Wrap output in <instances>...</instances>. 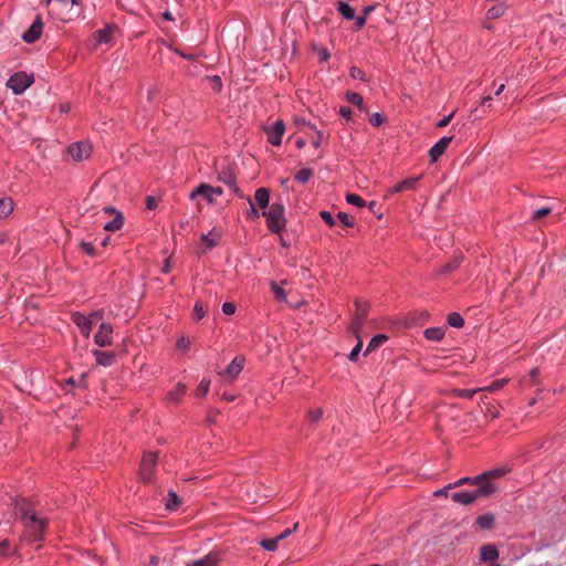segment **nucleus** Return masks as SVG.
<instances>
[{"mask_svg": "<svg viewBox=\"0 0 566 566\" xmlns=\"http://www.w3.org/2000/svg\"><path fill=\"white\" fill-rule=\"evenodd\" d=\"M284 211L285 208L282 202H273L268 210L262 212V216L266 218L269 230L273 233H281L285 228L286 219L284 218Z\"/></svg>", "mask_w": 566, "mask_h": 566, "instance_id": "nucleus-2", "label": "nucleus"}, {"mask_svg": "<svg viewBox=\"0 0 566 566\" xmlns=\"http://www.w3.org/2000/svg\"><path fill=\"white\" fill-rule=\"evenodd\" d=\"M209 387H210V380H208V379H202V380L199 382V385H198V387H197V389H196V395H197L198 397H203V396H206V395L208 394V391H209Z\"/></svg>", "mask_w": 566, "mask_h": 566, "instance_id": "nucleus-41", "label": "nucleus"}, {"mask_svg": "<svg viewBox=\"0 0 566 566\" xmlns=\"http://www.w3.org/2000/svg\"><path fill=\"white\" fill-rule=\"evenodd\" d=\"M337 218L345 227L354 226V219L352 217H349L346 212H339L337 214Z\"/></svg>", "mask_w": 566, "mask_h": 566, "instance_id": "nucleus-48", "label": "nucleus"}, {"mask_svg": "<svg viewBox=\"0 0 566 566\" xmlns=\"http://www.w3.org/2000/svg\"><path fill=\"white\" fill-rule=\"evenodd\" d=\"M279 542L280 539H277V536L276 537H273V538H265V539H262L260 542V545L266 549V551H270V552H273L277 548V545H279Z\"/></svg>", "mask_w": 566, "mask_h": 566, "instance_id": "nucleus-39", "label": "nucleus"}, {"mask_svg": "<svg viewBox=\"0 0 566 566\" xmlns=\"http://www.w3.org/2000/svg\"><path fill=\"white\" fill-rule=\"evenodd\" d=\"M506 473V470L505 469H493V470H490V471H486L478 476H475V480L474 481H492L494 483V480L501 478L502 475H504Z\"/></svg>", "mask_w": 566, "mask_h": 566, "instance_id": "nucleus-21", "label": "nucleus"}, {"mask_svg": "<svg viewBox=\"0 0 566 566\" xmlns=\"http://www.w3.org/2000/svg\"><path fill=\"white\" fill-rule=\"evenodd\" d=\"M494 523V515L486 513L476 518V524L483 530H490Z\"/></svg>", "mask_w": 566, "mask_h": 566, "instance_id": "nucleus-28", "label": "nucleus"}, {"mask_svg": "<svg viewBox=\"0 0 566 566\" xmlns=\"http://www.w3.org/2000/svg\"><path fill=\"white\" fill-rule=\"evenodd\" d=\"M337 11L346 20L355 19V10L347 2L338 1L337 2Z\"/></svg>", "mask_w": 566, "mask_h": 566, "instance_id": "nucleus-26", "label": "nucleus"}, {"mask_svg": "<svg viewBox=\"0 0 566 566\" xmlns=\"http://www.w3.org/2000/svg\"><path fill=\"white\" fill-rule=\"evenodd\" d=\"M80 245L86 254L91 256L95 255V247L92 243L83 241Z\"/></svg>", "mask_w": 566, "mask_h": 566, "instance_id": "nucleus-51", "label": "nucleus"}, {"mask_svg": "<svg viewBox=\"0 0 566 566\" xmlns=\"http://www.w3.org/2000/svg\"><path fill=\"white\" fill-rule=\"evenodd\" d=\"M375 10L374 6H368L363 9V14L359 17H355V23L357 29H361L367 21V17Z\"/></svg>", "mask_w": 566, "mask_h": 566, "instance_id": "nucleus-31", "label": "nucleus"}, {"mask_svg": "<svg viewBox=\"0 0 566 566\" xmlns=\"http://www.w3.org/2000/svg\"><path fill=\"white\" fill-rule=\"evenodd\" d=\"M346 201L349 205H354L356 207H364L365 206V200L360 196H358L356 193H347Z\"/></svg>", "mask_w": 566, "mask_h": 566, "instance_id": "nucleus-42", "label": "nucleus"}, {"mask_svg": "<svg viewBox=\"0 0 566 566\" xmlns=\"http://www.w3.org/2000/svg\"><path fill=\"white\" fill-rule=\"evenodd\" d=\"M146 207L149 210L155 209L157 207V200L154 197H147Z\"/></svg>", "mask_w": 566, "mask_h": 566, "instance_id": "nucleus-62", "label": "nucleus"}, {"mask_svg": "<svg viewBox=\"0 0 566 566\" xmlns=\"http://www.w3.org/2000/svg\"><path fill=\"white\" fill-rule=\"evenodd\" d=\"M319 216L328 226H335V220L331 212L323 210L321 211Z\"/></svg>", "mask_w": 566, "mask_h": 566, "instance_id": "nucleus-49", "label": "nucleus"}, {"mask_svg": "<svg viewBox=\"0 0 566 566\" xmlns=\"http://www.w3.org/2000/svg\"><path fill=\"white\" fill-rule=\"evenodd\" d=\"M206 314V306L202 302H197L193 307V315L196 319H201Z\"/></svg>", "mask_w": 566, "mask_h": 566, "instance_id": "nucleus-43", "label": "nucleus"}, {"mask_svg": "<svg viewBox=\"0 0 566 566\" xmlns=\"http://www.w3.org/2000/svg\"><path fill=\"white\" fill-rule=\"evenodd\" d=\"M220 555L217 552H211L206 556L187 563L186 566H219Z\"/></svg>", "mask_w": 566, "mask_h": 566, "instance_id": "nucleus-15", "label": "nucleus"}, {"mask_svg": "<svg viewBox=\"0 0 566 566\" xmlns=\"http://www.w3.org/2000/svg\"><path fill=\"white\" fill-rule=\"evenodd\" d=\"M158 455L155 452L144 454L140 463L139 475L144 483L154 481Z\"/></svg>", "mask_w": 566, "mask_h": 566, "instance_id": "nucleus-3", "label": "nucleus"}, {"mask_svg": "<svg viewBox=\"0 0 566 566\" xmlns=\"http://www.w3.org/2000/svg\"><path fill=\"white\" fill-rule=\"evenodd\" d=\"M222 312L226 315H232L235 312V305L233 303L227 302L222 305Z\"/></svg>", "mask_w": 566, "mask_h": 566, "instance_id": "nucleus-54", "label": "nucleus"}, {"mask_svg": "<svg viewBox=\"0 0 566 566\" xmlns=\"http://www.w3.org/2000/svg\"><path fill=\"white\" fill-rule=\"evenodd\" d=\"M448 324L452 327L461 328L464 325V319L459 313L453 312L448 315Z\"/></svg>", "mask_w": 566, "mask_h": 566, "instance_id": "nucleus-34", "label": "nucleus"}, {"mask_svg": "<svg viewBox=\"0 0 566 566\" xmlns=\"http://www.w3.org/2000/svg\"><path fill=\"white\" fill-rule=\"evenodd\" d=\"M506 11V6L504 3H497L495 6H493L492 8H490L488 10V18L489 19H497L500 17H502Z\"/></svg>", "mask_w": 566, "mask_h": 566, "instance_id": "nucleus-30", "label": "nucleus"}, {"mask_svg": "<svg viewBox=\"0 0 566 566\" xmlns=\"http://www.w3.org/2000/svg\"><path fill=\"white\" fill-rule=\"evenodd\" d=\"M474 480H475V478H461L458 481H455L454 483L448 484V488L454 489V488L461 486L463 484H472L473 485Z\"/></svg>", "mask_w": 566, "mask_h": 566, "instance_id": "nucleus-45", "label": "nucleus"}, {"mask_svg": "<svg viewBox=\"0 0 566 566\" xmlns=\"http://www.w3.org/2000/svg\"><path fill=\"white\" fill-rule=\"evenodd\" d=\"M355 306H356V313L353 318L350 329L353 331V333H355L358 336V333L361 329L364 321L367 316L368 305L365 302L356 301Z\"/></svg>", "mask_w": 566, "mask_h": 566, "instance_id": "nucleus-7", "label": "nucleus"}, {"mask_svg": "<svg viewBox=\"0 0 566 566\" xmlns=\"http://www.w3.org/2000/svg\"><path fill=\"white\" fill-rule=\"evenodd\" d=\"M350 76L353 78H364V72L359 69V67H356V66H353L350 69Z\"/></svg>", "mask_w": 566, "mask_h": 566, "instance_id": "nucleus-57", "label": "nucleus"}, {"mask_svg": "<svg viewBox=\"0 0 566 566\" xmlns=\"http://www.w3.org/2000/svg\"><path fill=\"white\" fill-rule=\"evenodd\" d=\"M271 291L273 292L274 297L279 302H286V293H285V291L280 285H277L275 282L271 283Z\"/></svg>", "mask_w": 566, "mask_h": 566, "instance_id": "nucleus-37", "label": "nucleus"}, {"mask_svg": "<svg viewBox=\"0 0 566 566\" xmlns=\"http://www.w3.org/2000/svg\"><path fill=\"white\" fill-rule=\"evenodd\" d=\"M92 147L88 143H74L69 147V155L74 161H82L91 156Z\"/></svg>", "mask_w": 566, "mask_h": 566, "instance_id": "nucleus-8", "label": "nucleus"}, {"mask_svg": "<svg viewBox=\"0 0 566 566\" xmlns=\"http://www.w3.org/2000/svg\"><path fill=\"white\" fill-rule=\"evenodd\" d=\"M34 82L33 75L25 72L14 73L7 82V86L17 95L22 94Z\"/></svg>", "mask_w": 566, "mask_h": 566, "instance_id": "nucleus-4", "label": "nucleus"}, {"mask_svg": "<svg viewBox=\"0 0 566 566\" xmlns=\"http://www.w3.org/2000/svg\"><path fill=\"white\" fill-rule=\"evenodd\" d=\"M298 526V523H295L293 528H287L285 530L283 533H281L279 536H277V539L282 541L284 539L285 537H287L289 535L292 534L293 531H295Z\"/></svg>", "mask_w": 566, "mask_h": 566, "instance_id": "nucleus-60", "label": "nucleus"}, {"mask_svg": "<svg viewBox=\"0 0 566 566\" xmlns=\"http://www.w3.org/2000/svg\"><path fill=\"white\" fill-rule=\"evenodd\" d=\"M244 361L245 359L243 356H235L231 364L226 368V370L220 374L228 377L230 380H233L241 373L244 366Z\"/></svg>", "mask_w": 566, "mask_h": 566, "instance_id": "nucleus-12", "label": "nucleus"}, {"mask_svg": "<svg viewBox=\"0 0 566 566\" xmlns=\"http://www.w3.org/2000/svg\"><path fill=\"white\" fill-rule=\"evenodd\" d=\"M190 342L189 339L185 338V337H181L180 339H178L177 342V346L179 348H187L189 346Z\"/></svg>", "mask_w": 566, "mask_h": 566, "instance_id": "nucleus-63", "label": "nucleus"}, {"mask_svg": "<svg viewBox=\"0 0 566 566\" xmlns=\"http://www.w3.org/2000/svg\"><path fill=\"white\" fill-rule=\"evenodd\" d=\"M419 180H420V176L407 178V179L398 182L397 185H395L389 190V193H398V192H401L405 190H413V189H416Z\"/></svg>", "mask_w": 566, "mask_h": 566, "instance_id": "nucleus-17", "label": "nucleus"}, {"mask_svg": "<svg viewBox=\"0 0 566 566\" xmlns=\"http://www.w3.org/2000/svg\"><path fill=\"white\" fill-rule=\"evenodd\" d=\"M458 262L448 263L442 268V272H449L458 268Z\"/></svg>", "mask_w": 566, "mask_h": 566, "instance_id": "nucleus-64", "label": "nucleus"}, {"mask_svg": "<svg viewBox=\"0 0 566 566\" xmlns=\"http://www.w3.org/2000/svg\"><path fill=\"white\" fill-rule=\"evenodd\" d=\"M312 176H313V170L312 169H310V168H302L301 170H298L295 174L294 178H295V180L297 182L305 184V182H307L311 179Z\"/></svg>", "mask_w": 566, "mask_h": 566, "instance_id": "nucleus-33", "label": "nucleus"}, {"mask_svg": "<svg viewBox=\"0 0 566 566\" xmlns=\"http://www.w3.org/2000/svg\"><path fill=\"white\" fill-rule=\"evenodd\" d=\"M264 130L268 135V140L270 144H272L273 146L281 145L282 137L285 132V125H284L283 120H281V119L276 120L271 126L265 127Z\"/></svg>", "mask_w": 566, "mask_h": 566, "instance_id": "nucleus-5", "label": "nucleus"}, {"mask_svg": "<svg viewBox=\"0 0 566 566\" xmlns=\"http://www.w3.org/2000/svg\"><path fill=\"white\" fill-rule=\"evenodd\" d=\"M387 339H388V336L385 334H378V335L374 336L367 346L365 355L379 348Z\"/></svg>", "mask_w": 566, "mask_h": 566, "instance_id": "nucleus-27", "label": "nucleus"}, {"mask_svg": "<svg viewBox=\"0 0 566 566\" xmlns=\"http://www.w3.org/2000/svg\"><path fill=\"white\" fill-rule=\"evenodd\" d=\"M384 116L379 113H375L369 117V122L374 126H380L384 123Z\"/></svg>", "mask_w": 566, "mask_h": 566, "instance_id": "nucleus-50", "label": "nucleus"}, {"mask_svg": "<svg viewBox=\"0 0 566 566\" xmlns=\"http://www.w3.org/2000/svg\"><path fill=\"white\" fill-rule=\"evenodd\" d=\"M203 192H210V195H213V198L216 199V196L222 195L223 190L220 187H212L208 184H200L196 189H193L190 192L189 198L191 200H195L198 197V193Z\"/></svg>", "mask_w": 566, "mask_h": 566, "instance_id": "nucleus-18", "label": "nucleus"}, {"mask_svg": "<svg viewBox=\"0 0 566 566\" xmlns=\"http://www.w3.org/2000/svg\"><path fill=\"white\" fill-rule=\"evenodd\" d=\"M480 555L482 562H494L499 557V551L495 546L488 544L481 547Z\"/></svg>", "mask_w": 566, "mask_h": 566, "instance_id": "nucleus-20", "label": "nucleus"}, {"mask_svg": "<svg viewBox=\"0 0 566 566\" xmlns=\"http://www.w3.org/2000/svg\"><path fill=\"white\" fill-rule=\"evenodd\" d=\"M201 240L207 245L208 249H211V248H213L214 245L218 244L219 234H214V235H212L211 233L210 234H202L201 235Z\"/></svg>", "mask_w": 566, "mask_h": 566, "instance_id": "nucleus-40", "label": "nucleus"}, {"mask_svg": "<svg viewBox=\"0 0 566 566\" xmlns=\"http://www.w3.org/2000/svg\"><path fill=\"white\" fill-rule=\"evenodd\" d=\"M114 30V25H106L104 29L96 31L94 38L97 43H108L112 40Z\"/></svg>", "mask_w": 566, "mask_h": 566, "instance_id": "nucleus-22", "label": "nucleus"}, {"mask_svg": "<svg viewBox=\"0 0 566 566\" xmlns=\"http://www.w3.org/2000/svg\"><path fill=\"white\" fill-rule=\"evenodd\" d=\"M454 113H451L450 115L443 117L440 122L437 123V127L442 128L446 127L452 119Z\"/></svg>", "mask_w": 566, "mask_h": 566, "instance_id": "nucleus-58", "label": "nucleus"}, {"mask_svg": "<svg viewBox=\"0 0 566 566\" xmlns=\"http://www.w3.org/2000/svg\"><path fill=\"white\" fill-rule=\"evenodd\" d=\"M322 416H323L322 409H315V410L310 411V413H308L310 421L313 423L317 422L322 418Z\"/></svg>", "mask_w": 566, "mask_h": 566, "instance_id": "nucleus-53", "label": "nucleus"}, {"mask_svg": "<svg viewBox=\"0 0 566 566\" xmlns=\"http://www.w3.org/2000/svg\"><path fill=\"white\" fill-rule=\"evenodd\" d=\"M179 505H180L179 496L177 495V493L170 491L168 493V500L166 502V509L169 510V511H175V510L178 509Z\"/></svg>", "mask_w": 566, "mask_h": 566, "instance_id": "nucleus-35", "label": "nucleus"}, {"mask_svg": "<svg viewBox=\"0 0 566 566\" xmlns=\"http://www.w3.org/2000/svg\"><path fill=\"white\" fill-rule=\"evenodd\" d=\"M254 205L263 211L270 207V191L268 188L261 187L255 190Z\"/></svg>", "mask_w": 566, "mask_h": 566, "instance_id": "nucleus-16", "label": "nucleus"}, {"mask_svg": "<svg viewBox=\"0 0 566 566\" xmlns=\"http://www.w3.org/2000/svg\"><path fill=\"white\" fill-rule=\"evenodd\" d=\"M87 318H92L93 319V326L103 318V311H96L94 313H92L90 316H87Z\"/></svg>", "mask_w": 566, "mask_h": 566, "instance_id": "nucleus-59", "label": "nucleus"}, {"mask_svg": "<svg viewBox=\"0 0 566 566\" xmlns=\"http://www.w3.org/2000/svg\"><path fill=\"white\" fill-rule=\"evenodd\" d=\"M322 139H323V133L321 130H316V138H314L312 140V145L315 148H318L321 146Z\"/></svg>", "mask_w": 566, "mask_h": 566, "instance_id": "nucleus-61", "label": "nucleus"}, {"mask_svg": "<svg viewBox=\"0 0 566 566\" xmlns=\"http://www.w3.org/2000/svg\"><path fill=\"white\" fill-rule=\"evenodd\" d=\"M10 546V542L8 539L0 542V557L9 555Z\"/></svg>", "mask_w": 566, "mask_h": 566, "instance_id": "nucleus-52", "label": "nucleus"}, {"mask_svg": "<svg viewBox=\"0 0 566 566\" xmlns=\"http://www.w3.org/2000/svg\"><path fill=\"white\" fill-rule=\"evenodd\" d=\"M73 322L78 326V328L81 329L82 334L86 338H88L90 334H91V331L93 328V319L92 318H87V316H85L84 314L77 312V313L73 314Z\"/></svg>", "mask_w": 566, "mask_h": 566, "instance_id": "nucleus-13", "label": "nucleus"}, {"mask_svg": "<svg viewBox=\"0 0 566 566\" xmlns=\"http://www.w3.org/2000/svg\"><path fill=\"white\" fill-rule=\"evenodd\" d=\"M473 485H475L476 489L470 491V493L474 496V502L479 499L491 496L497 490V486L492 481H474Z\"/></svg>", "mask_w": 566, "mask_h": 566, "instance_id": "nucleus-6", "label": "nucleus"}, {"mask_svg": "<svg viewBox=\"0 0 566 566\" xmlns=\"http://www.w3.org/2000/svg\"><path fill=\"white\" fill-rule=\"evenodd\" d=\"M346 99L353 104V105H356L358 107H363L364 105V99H363V96L356 92H347L346 94Z\"/></svg>", "mask_w": 566, "mask_h": 566, "instance_id": "nucleus-38", "label": "nucleus"}, {"mask_svg": "<svg viewBox=\"0 0 566 566\" xmlns=\"http://www.w3.org/2000/svg\"><path fill=\"white\" fill-rule=\"evenodd\" d=\"M15 518L19 520L23 527L22 541L40 542L43 539L46 528V520L40 517L33 509L31 502L25 499H17L12 503Z\"/></svg>", "mask_w": 566, "mask_h": 566, "instance_id": "nucleus-1", "label": "nucleus"}, {"mask_svg": "<svg viewBox=\"0 0 566 566\" xmlns=\"http://www.w3.org/2000/svg\"><path fill=\"white\" fill-rule=\"evenodd\" d=\"M361 347L363 342L359 339L356 346L352 349L350 354L348 355V359L352 361H356L358 359Z\"/></svg>", "mask_w": 566, "mask_h": 566, "instance_id": "nucleus-47", "label": "nucleus"}, {"mask_svg": "<svg viewBox=\"0 0 566 566\" xmlns=\"http://www.w3.org/2000/svg\"><path fill=\"white\" fill-rule=\"evenodd\" d=\"M93 355L96 358V363L101 366H112L115 361V355L111 352H103L99 349H94Z\"/></svg>", "mask_w": 566, "mask_h": 566, "instance_id": "nucleus-19", "label": "nucleus"}, {"mask_svg": "<svg viewBox=\"0 0 566 566\" xmlns=\"http://www.w3.org/2000/svg\"><path fill=\"white\" fill-rule=\"evenodd\" d=\"M444 328L442 327H429L424 331V336L429 340L439 342L444 337Z\"/></svg>", "mask_w": 566, "mask_h": 566, "instance_id": "nucleus-25", "label": "nucleus"}, {"mask_svg": "<svg viewBox=\"0 0 566 566\" xmlns=\"http://www.w3.org/2000/svg\"><path fill=\"white\" fill-rule=\"evenodd\" d=\"M507 382L506 379H500V380H495L493 381L490 386L488 387H484L482 388L483 390H488V391H491V392H494L499 389H501L505 384Z\"/></svg>", "mask_w": 566, "mask_h": 566, "instance_id": "nucleus-44", "label": "nucleus"}, {"mask_svg": "<svg viewBox=\"0 0 566 566\" xmlns=\"http://www.w3.org/2000/svg\"><path fill=\"white\" fill-rule=\"evenodd\" d=\"M451 142L452 137H442L439 139L429 151L431 160L437 161L444 154Z\"/></svg>", "mask_w": 566, "mask_h": 566, "instance_id": "nucleus-14", "label": "nucleus"}, {"mask_svg": "<svg viewBox=\"0 0 566 566\" xmlns=\"http://www.w3.org/2000/svg\"><path fill=\"white\" fill-rule=\"evenodd\" d=\"M552 212L551 208H541L533 212L532 219L533 220H541L542 218L548 216Z\"/></svg>", "mask_w": 566, "mask_h": 566, "instance_id": "nucleus-46", "label": "nucleus"}, {"mask_svg": "<svg viewBox=\"0 0 566 566\" xmlns=\"http://www.w3.org/2000/svg\"><path fill=\"white\" fill-rule=\"evenodd\" d=\"M13 201L11 198L0 199V220L9 217L13 211Z\"/></svg>", "mask_w": 566, "mask_h": 566, "instance_id": "nucleus-23", "label": "nucleus"}, {"mask_svg": "<svg viewBox=\"0 0 566 566\" xmlns=\"http://www.w3.org/2000/svg\"><path fill=\"white\" fill-rule=\"evenodd\" d=\"M248 200H249V203H250V207H251V211L249 213V217L252 218V219L260 218L259 210L256 209V206L254 205L253 200H251V199H248Z\"/></svg>", "mask_w": 566, "mask_h": 566, "instance_id": "nucleus-56", "label": "nucleus"}, {"mask_svg": "<svg viewBox=\"0 0 566 566\" xmlns=\"http://www.w3.org/2000/svg\"><path fill=\"white\" fill-rule=\"evenodd\" d=\"M43 31V22L40 15H36L30 28L22 34V39L27 43H34L39 40Z\"/></svg>", "mask_w": 566, "mask_h": 566, "instance_id": "nucleus-10", "label": "nucleus"}, {"mask_svg": "<svg viewBox=\"0 0 566 566\" xmlns=\"http://www.w3.org/2000/svg\"><path fill=\"white\" fill-rule=\"evenodd\" d=\"M103 212H104V214H107V216H111V214L115 216L113 220H111L104 224V230L114 232V231L119 230L124 226V217L120 211L116 210L115 208H113L111 206H107V207L103 208Z\"/></svg>", "mask_w": 566, "mask_h": 566, "instance_id": "nucleus-9", "label": "nucleus"}, {"mask_svg": "<svg viewBox=\"0 0 566 566\" xmlns=\"http://www.w3.org/2000/svg\"><path fill=\"white\" fill-rule=\"evenodd\" d=\"M339 115L343 118H345L347 120H350V118H352V109L348 106H342L339 108Z\"/></svg>", "mask_w": 566, "mask_h": 566, "instance_id": "nucleus-55", "label": "nucleus"}, {"mask_svg": "<svg viewBox=\"0 0 566 566\" xmlns=\"http://www.w3.org/2000/svg\"><path fill=\"white\" fill-rule=\"evenodd\" d=\"M478 391H483V389H454L453 395L459 398L472 399Z\"/></svg>", "mask_w": 566, "mask_h": 566, "instance_id": "nucleus-36", "label": "nucleus"}, {"mask_svg": "<svg viewBox=\"0 0 566 566\" xmlns=\"http://www.w3.org/2000/svg\"><path fill=\"white\" fill-rule=\"evenodd\" d=\"M219 179L228 185L234 192H239V188L235 185V177L231 172L220 174Z\"/></svg>", "mask_w": 566, "mask_h": 566, "instance_id": "nucleus-32", "label": "nucleus"}, {"mask_svg": "<svg viewBox=\"0 0 566 566\" xmlns=\"http://www.w3.org/2000/svg\"><path fill=\"white\" fill-rule=\"evenodd\" d=\"M186 392V386L182 384H178L172 390L168 392L169 401L177 402Z\"/></svg>", "mask_w": 566, "mask_h": 566, "instance_id": "nucleus-29", "label": "nucleus"}, {"mask_svg": "<svg viewBox=\"0 0 566 566\" xmlns=\"http://www.w3.org/2000/svg\"><path fill=\"white\" fill-rule=\"evenodd\" d=\"M112 334L113 326L108 323H102L94 336V340L101 347L111 346L113 340Z\"/></svg>", "mask_w": 566, "mask_h": 566, "instance_id": "nucleus-11", "label": "nucleus"}, {"mask_svg": "<svg viewBox=\"0 0 566 566\" xmlns=\"http://www.w3.org/2000/svg\"><path fill=\"white\" fill-rule=\"evenodd\" d=\"M452 500L457 503L469 505L474 502V496L470 491H461L452 494Z\"/></svg>", "mask_w": 566, "mask_h": 566, "instance_id": "nucleus-24", "label": "nucleus"}]
</instances>
